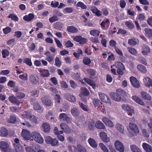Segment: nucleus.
<instances>
[{
	"label": "nucleus",
	"mask_w": 152,
	"mask_h": 152,
	"mask_svg": "<svg viewBox=\"0 0 152 152\" xmlns=\"http://www.w3.org/2000/svg\"><path fill=\"white\" fill-rule=\"evenodd\" d=\"M137 68L140 71L143 73H146L147 72L146 68L142 64H139L137 66Z\"/></svg>",
	"instance_id": "obj_37"
},
{
	"label": "nucleus",
	"mask_w": 152,
	"mask_h": 152,
	"mask_svg": "<svg viewBox=\"0 0 152 152\" xmlns=\"http://www.w3.org/2000/svg\"><path fill=\"white\" fill-rule=\"evenodd\" d=\"M110 21L109 19H106L103 21L101 23L100 25L103 28L105 27V25L109 24Z\"/></svg>",
	"instance_id": "obj_59"
},
{
	"label": "nucleus",
	"mask_w": 152,
	"mask_h": 152,
	"mask_svg": "<svg viewBox=\"0 0 152 152\" xmlns=\"http://www.w3.org/2000/svg\"><path fill=\"white\" fill-rule=\"evenodd\" d=\"M131 98L132 100L138 104L142 105H145L144 102L138 97L136 96H133Z\"/></svg>",
	"instance_id": "obj_21"
},
{
	"label": "nucleus",
	"mask_w": 152,
	"mask_h": 152,
	"mask_svg": "<svg viewBox=\"0 0 152 152\" xmlns=\"http://www.w3.org/2000/svg\"><path fill=\"white\" fill-rule=\"evenodd\" d=\"M0 148L3 152H7L12 150V148L10 147V144L4 141L0 142Z\"/></svg>",
	"instance_id": "obj_5"
},
{
	"label": "nucleus",
	"mask_w": 152,
	"mask_h": 152,
	"mask_svg": "<svg viewBox=\"0 0 152 152\" xmlns=\"http://www.w3.org/2000/svg\"><path fill=\"white\" fill-rule=\"evenodd\" d=\"M66 99L69 101L74 102L76 101V99L73 95L69 94H66L65 95Z\"/></svg>",
	"instance_id": "obj_25"
},
{
	"label": "nucleus",
	"mask_w": 152,
	"mask_h": 152,
	"mask_svg": "<svg viewBox=\"0 0 152 152\" xmlns=\"http://www.w3.org/2000/svg\"><path fill=\"white\" fill-rule=\"evenodd\" d=\"M25 150L26 152H36V151L31 146L26 147Z\"/></svg>",
	"instance_id": "obj_57"
},
{
	"label": "nucleus",
	"mask_w": 152,
	"mask_h": 152,
	"mask_svg": "<svg viewBox=\"0 0 152 152\" xmlns=\"http://www.w3.org/2000/svg\"><path fill=\"white\" fill-rule=\"evenodd\" d=\"M100 33V32L98 30H93L91 31L90 32V34L94 37L98 36Z\"/></svg>",
	"instance_id": "obj_45"
},
{
	"label": "nucleus",
	"mask_w": 152,
	"mask_h": 152,
	"mask_svg": "<svg viewBox=\"0 0 152 152\" xmlns=\"http://www.w3.org/2000/svg\"><path fill=\"white\" fill-rule=\"evenodd\" d=\"M118 91V92L117 93L112 92L110 94L111 98L117 102H119L121 101V96L124 97L126 95V93L125 91L121 89H120Z\"/></svg>",
	"instance_id": "obj_1"
},
{
	"label": "nucleus",
	"mask_w": 152,
	"mask_h": 152,
	"mask_svg": "<svg viewBox=\"0 0 152 152\" xmlns=\"http://www.w3.org/2000/svg\"><path fill=\"white\" fill-rule=\"evenodd\" d=\"M45 140L47 143L51 144L53 146L57 145L58 142L57 139H53L51 137L49 136H46L45 137Z\"/></svg>",
	"instance_id": "obj_8"
},
{
	"label": "nucleus",
	"mask_w": 152,
	"mask_h": 152,
	"mask_svg": "<svg viewBox=\"0 0 152 152\" xmlns=\"http://www.w3.org/2000/svg\"><path fill=\"white\" fill-rule=\"evenodd\" d=\"M30 120L31 121V122L35 124H37L38 123V118L34 115H32Z\"/></svg>",
	"instance_id": "obj_46"
},
{
	"label": "nucleus",
	"mask_w": 152,
	"mask_h": 152,
	"mask_svg": "<svg viewBox=\"0 0 152 152\" xmlns=\"http://www.w3.org/2000/svg\"><path fill=\"white\" fill-rule=\"evenodd\" d=\"M73 9L71 7H67L65 8L64 9V11L65 12V13H71L73 11Z\"/></svg>",
	"instance_id": "obj_64"
},
{
	"label": "nucleus",
	"mask_w": 152,
	"mask_h": 152,
	"mask_svg": "<svg viewBox=\"0 0 152 152\" xmlns=\"http://www.w3.org/2000/svg\"><path fill=\"white\" fill-rule=\"evenodd\" d=\"M8 134V131L5 128L3 127L0 128V135L2 137H5Z\"/></svg>",
	"instance_id": "obj_31"
},
{
	"label": "nucleus",
	"mask_w": 152,
	"mask_h": 152,
	"mask_svg": "<svg viewBox=\"0 0 152 152\" xmlns=\"http://www.w3.org/2000/svg\"><path fill=\"white\" fill-rule=\"evenodd\" d=\"M127 49L129 52L131 54L134 56H136L137 55V51L135 49L133 48L129 47L127 48Z\"/></svg>",
	"instance_id": "obj_38"
},
{
	"label": "nucleus",
	"mask_w": 152,
	"mask_h": 152,
	"mask_svg": "<svg viewBox=\"0 0 152 152\" xmlns=\"http://www.w3.org/2000/svg\"><path fill=\"white\" fill-rule=\"evenodd\" d=\"M69 148L71 152H78V149L75 146H69Z\"/></svg>",
	"instance_id": "obj_61"
},
{
	"label": "nucleus",
	"mask_w": 152,
	"mask_h": 152,
	"mask_svg": "<svg viewBox=\"0 0 152 152\" xmlns=\"http://www.w3.org/2000/svg\"><path fill=\"white\" fill-rule=\"evenodd\" d=\"M99 146L104 152H109L108 149L103 143L100 142L99 144Z\"/></svg>",
	"instance_id": "obj_44"
},
{
	"label": "nucleus",
	"mask_w": 152,
	"mask_h": 152,
	"mask_svg": "<svg viewBox=\"0 0 152 152\" xmlns=\"http://www.w3.org/2000/svg\"><path fill=\"white\" fill-rule=\"evenodd\" d=\"M79 105L80 107L84 111H88L89 110V109L88 107L84 104H83L79 102Z\"/></svg>",
	"instance_id": "obj_49"
},
{
	"label": "nucleus",
	"mask_w": 152,
	"mask_h": 152,
	"mask_svg": "<svg viewBox=\"0 0 152 152\" xmlns=\"http://www.w3.org/2000/svg\"><path fill=\"white\" fill-rule=\"evenodd\" d=\"M14 147L18 152H23L24 149L20 142V140L18 138H15L14 140Z\"/></svg>",
	"instance_id": "obj_6"
},
{
	"label": "nucleus",
	"mask_w": 152,
	"mask_h": 152,
	"mask_svg": "<svg viewBox=\"0 0 152 152\" xmlns=\"http://www.w3.org/2000/svg\"><path fill=\"white\" fill-rule=\"evenodd\" d=\"M83 61L85 64L88 65L90 63L91 60L89 58L86 57L83 58Z\"/></svg>",
	"instance_id": "obj_55"
},
{
	"label": "nucleus",
	"mask_w": 152,
	"mask_h": 152,
	"mask_svg": "<svg viewBox=\"0 0 152 152\" xmlns=\"http://www.w3.org/2000/svg\"><path fill=\"white\" fill-rule=\"evenodd\" d=\"M3 57L5 58L9 55V52L7 49H4L2 51Z\"/></svg>",
	"instance_id": "obj_51"
},
{
	"label": "nucleus",
	"mask_w": 152,
	"mask_h": 152,
	"mask_svg": "<svg viewBox=\"0 0 152 152\" xmlns=\"http://www.w3.org/2000/svg\"><path fill=\"white\" fill-rule=\"evenodd\" d=\"M140 94L141 96L144 99L150 101L151 99V96L146 92L142 91L140 92Z\"/></svg>",
	"instance_id": "obj_20"
},
{
	"label": "nucleus",
	"mask_w": 152,
	"mask_h": 152,
	"mask_svg": "<svg viewBox=\"0 0 152 152\" xmlns=\"http://www.w3.org/2000/svg\"><path fill=\"white\" fill-rule=\"evenodd\" d=\"M130 80L132 85L134 87L139 88L140 87L139 81L136 78L132 76L130 78Z\"/></svg>",
	"instance_id": "obj_14"
},
{
	"label": "nucleus",
	"mask_w": 152,
	"mask_h": 152,
	"mask_svg": "<svg viewBox=\"0 0 152 152\" xmlns=\"http://www.w3.org/2000/svg\"><path fill=\"white\" fill-rule=\"evenodd\" d=\"M21 137L26 140H28L31 138V133L28 130L23 129L21 133Z\"/></svg>",
	"instance_id": "obj_7"
},
{
	"label": "nucleus",
	"mask_w": 152,
	"mask_h": 152,
	"mask_svg": "<svg viewBox=\"0 0 152 152\" xmlns=\"http://www.w3.org/2000/svg\"><path fill=\"white\" fill-rule=\"evenodd\" d=\"M58 118L61 121H66L67 123H70L72 122L71 119L68 115L65 113H61L59 116Z\"/></svg>",
	"instance_id": "obj_9"
},
{
	"label": "nucleus",
	"mask_w": 152,
	"mask_h": 152,
	"mask_svg": "<svg viewBox=\"0 0 152 152\" xmlns=\"http://www.w3.org/2000/svg\"><path fill=\"white\" fill-rule=\"evenodd\" d=\"M99 99L102 102L107 103H110V99L108 96L100 92L99 93Z\"/></svg>",
	"instance_id": "obj_11"
},
{
	"label": "nucleus",
	"mask_w": 152,
	"mask_h": 152,
	"mask_svg": "<svg viewBox=\"0 0 152 152\" xmlns=\"http://www.w3.org/2000/svg\"><path fill=\"white\" fill-rule=\"evenodd\" d=\"M59 20V18L57 16L54 15L49 18V21L51 23H53Z\"/></svg>",
	"instance_id": "obj_50"
},
{
	"label": "nucleus",
	"mask_w": 152,
	"mask_h": 152,
	"mask_svg": "<svg viewBox=\"0 0 152 152\" xmlns=\"http://www.w3.org/2000/svg\"><path fill=\"white\" fill-rule=\"evenodd\" d=\"M67 31L71 33H75L77 32L78 29L72 26H70L67 28Z\"/></svg>",
	"instance_id": "obj_39"
},
{
	"label": "nucleus",
	"mask_w": 152,
	"mask_h": 152,
	"mask_svg": "<svg viewBox=\"0 0 152 152\" xmlns=\"http://www.w3.org/2000/svg\"><path fill=\"white\" fill-rule=\"evenodd\" d=\"M11 30V28L9 27H7L3 29L4 33L5 34H7L10 33Z\"/></svg>",
	"instance_id": "obj_60"
},
{
	"label": "nucleus",
	"mask_w": 152,
	"mask_h": 152,
	"mask_svg": "<svg viewBox=\"0 0 152 152\" xmlns=\"http://www.w3.org/2000/svg\"><path fill=\"white\" fill-rule=\"evenodd\" d=\"M100 136L101 139L104 142H107L110 141V138L107 137V134L105 132H100Z\"/></svg>",
	"instance_id": "obj_18"
},
{
	"label": "nucleus",
	"mask_w": 152,
	"mask_h": 152,
	"mask_svg": "<svg viewBox=\"0 0 152 152\" xmlns=\"http://www.w3.org/2000/svg\"><path fill=\"white\" fill-rule=\"evenodd\" d=\"M71 113L72 115L74 117H77L80 114V112L77 109L73 108L71 109Z\"/></svg>",
	"instance_id": "obj_30"
},
{
	"label": "nucleus",
	"mask_w": 152,
	"mask_h": 152,
	"mask_svg": "<svg viewBox=\"0 0 152 152\" xmlns=\"http://www.w3.org/2000/svg\"><path fill=\"white\" fill-rule=\"evenodd\" d=\"M42 127L45 132H49L50 129V126L48 123H44L42 124Z\"/></svg>",
	"instance_id": "obj_26"
},
{
	"label": "nucleus",
	"mask_w": 152,
	"mask_h": 152,
	"mask_svg": "<svg viewBox=\"0 0 152 152\" xmlns=\"http://www.w3.org/2000/svg\"><path fill=\"white\" fill-rule=\"evenodd\" d=\"M9 101L12 103H15L17 105H18L20 104V102L13 95L10 96L8 98Z\"/></svg>",
	"instance_id": "obj_22"
},
{
	"label": "nucleus",
	"mask_w": 152,
	"mask_h": 152,
	"mask_svg": "<svg viewBox=\"0 0 152 152\" xmlns=\"http://www.w3.org/2000/svg\"><path fill=\"white\" fill-rule=\"evenodd\" d=\"M32 115L30 113L27 112H24L22 114V115L23 118H26L27 119L30 120L31 117H32Z\"/></svg>",
	"instance_id": "obj_41"
},
{
	"label": "nucleus",
	"mask_w": 152,
	"mask_h": 152,
	"mask_svg": "<svg viewBox=\"0 0 152 152\" xmlns=\"http://www.w3.org/2000/svg\"><path fill=\"white\" fill-rule=\"evenodd\" d=\"M127 129L129 133L132 136H136L139 132L137 126L133 123H129Z\"/></svg>",
	"instance_id": "obj_2"
},
{
	"label": "nucleus",
	"mask_w": 152,
	"mask_h": 152,
	"mask_svg": "<svg viewBox=\"0 0 152 152\" xmlns=\"http://www.w3.org/2000/svg\"><path fill=\"white\" fill-rule=\"evenodd\" d=\"M96 127L98 129H104L105 126L100 121H96L95 124Z\"/></svg>",
	"instance_id": "obj_33"
},
{
	"label": "nucleus",
	"mask_w": 152,
	"mask_h": 152,
	"mask_svg": "<svg viewBox=\"0 0 152 152\" xmlns=\"http://www.w3.org/2000/svg\"><path fill=\"white\" fill-rule=\"evenodd\" d=\"M30 82L33 84H37L39 82V80L38 76L35 74H31L29 76Z\"/></svg>",
	"instance_id": "obj_12"
},
{
	"label": "nucleus",
	"mask_w": 152,
	"mask_h": 152,
	"mask_svg": "<svg viewBox=\"0 0 152 152\" xmlns=\"http://www.w3.org/2000/svg\"><path fill=\"white\" fill-rule=\"evenodd\" d=\"M8 18H11L12 20L15 21H18V17L14 14H10Z\"/></svg>",
	"instance_id": "obj_52"
},
{
	"label": "nucleus",
	"mask_w": 152,
	"mask_h": 152,
	"mask_svg": "<svg viewBox=\"0 0 152 152\" xmlns=\"http://www.w3.org/2000/svg\"><path fill=\"white\" fill-rule=\"evenodd\" d=\"M142 146L146 152H152V148L150 145L146 143H143Z\"/></svg>",
	"instance_id": "obj_27"
},
{
	"label": "nucleus",
	"mask_w": 152,
	"mask_h": 152,
	"mask_svg": "<svg viewBox=\"0 0 152 152\" xmlns=\"http://www.w3.org/2000/svg\"><path fill=\"white\" fill-rule=\"evenodd\" d=\"M34 18V15L33 14L30 13L28 15L25 16L23 19L26 21H30L33 19Z\"/></svg>",
	"instance_id": "obj_36"
},
{
	"label": "nucleus",
	"mask_w": 152,
	"mask_h": 152,
	"mask_svg": "<svg viewBox=\"0 0 152 152\" xmlns=\"http://www.w3.org/2000/svg\"><path fill=\"white\" fill-rule=\"evenodd\" d=\"M78 152H87L86 149L80 145H77Z\"/></svg>",
	"instance_id": "obj_47"
},
{
	"label": "nucleus",
	"mask_w": 152,
	"mask_h": 152,
	"mask_svg": "<svg viewBox=\"0 0 152 152\" xmlns=\"http://www.w3.org/2000/svg\"><path fill=\"white\" fill-rule=\"evenodd\" d=\"M41 100L42 103L47 106H50L52 104V102L51 100L45 96L42 97Z\"/></svg>",
	"instance_id": "obj_19"
},
{
	"label": "nucleus",
	"mask_w": 152,
	"mask_h": 152,
	"mask_svg": "<svg viewBox=\"0 0 152 152\" xmlns=\"http://www.w3.org/2000/svg\"><path fill=\"white\" fill-rule=\"evenodd\" d=\"M16 120V118L15 116L11 115L10 116V119L9 120V122L10 123H14Z\"/></svg>",
	"instance_id": "obj_58"
},
{
	"label": "nucleus",
	"mask_w": 152,
	"mask_h": 152,
	"mask_svg": "<svg viewBox=\"0 0 152 152\" xmlns=\"http://www.w3.org/2000/svg\"><path fill=\"white\" fill-rule=\"evenodd\" d=\"M113 66H115L116 68L119 69H122L123 70H125V68L123 64L120 62H115L113 65Z\"/></svg>",
	"instance_id": "obj_35"
},
{
	"label": "nucleus",
	"mask_w": 152,
	"mask_h": 152,
	"mask_svg": "<svg viewBox=\"0 0 152 152\" xmlns=\"http://www.w3.org/2000/svg\"><path fill=\"white\" fill-rule=\"evenodd\" d=\"M31 140L37 143L41 144L43 142L44 139L40 134L37 131H33L31 133Z\"/></svg>",
	"instance_id": "obj_3"
},
{
	"label": "nucleus",
	"mask_w": 152,
	"mask_h": 152,
	"mask_svg": "<svg viewBox=\"0 0 152 152\" xmlns=\"http://www.w3.org/2000/svg\"><path fill=\"white\" fill-rule=\"evenodd\" d=\"M88 141L90 145L93 148H95L97 147V144L94 139L89 138L88 140Z\"/></svg>",
	"instance_id": "obj_28"
},
{
	"label": "nucleus",
	"mask_w": 152,
	"mask_h": 152,
	"mask_svg": "<svg viewBox=\"0 0 152 152\" xmlns=\"http://www.w3.org/2000/svg\"><path fill=\"white\" fill-rule=\"evenodd\" d=\"M143 82L145 85L148 87H152V80L148 77H145L143 79Z\"/></svg>",
	"instance_id": "obj_16"
},
{
	"label": "nucleus",
	"mask_w": 152,
	"mask_h": 152,
	"mask_svg": "<svg viewBox=\"0 0 152 152\" xmlns=\"http://www.w3.org/2000/svg\"><path fill=\"white\" fill-rule=\"evenodd\" d=\"M19 77L23 80H28V75L26 73L20 75Z\"/></svg>",
	"instance_id": "obj_56"
},
{
	"label": "nucleus",
	"mask_w": 152,
	"mask_h": 152,
	"mask_svg": "<svg viewBox=\"0 0 152 152\" xmlns=\"http://www.w3.org/2000/svg\"><path fill=\"white\" fill-rule=\"evenodd\" d=\"M24 62L25 63L29 66H31L32 63L31 62V60L28 58H26L24 59Z\"/></svg>",
	"instance_id": "obj_62"
},
{
	"label": "nucleus",
	"mask_w": 152,
	"mask_h": 152,
	"mask_svg": "<svg viewBox=\"0 0 152 152\" xmlns=\"http://www.w3.org/2000/svg\"><path fill=\"white\" fill-rule=\"evenodd\" d=\"M39 71L40 73V75L44 77H48L50 75L49 71L47 69H40L39 70Z\"/></svg>",
	"instance_id": "obj_24"
},
{
	"label": "nucleus",
	"mask_w": 152,
	"mask_h": 152,
	"mask_svg": "<svg viewBox=\"0 0 152 152\" xmlns=\"http://www.w3.org/2000/svg\"><path fill=\"white\" fill-rule=\"evenodd\" d=\"M95 122L93 120H91L88 122V127L90 130H93L95 128Z\"/></svg>",
	"instance_id": "obj_42"
},
{
	"label": "nucleus",
	"mask_w": 152,
	"mask_h": 152,
	"mask_svg": "<svg viewBox=\"0 0 152 152\" xmlns=\"http://www.w3.org/2000/svg\"><path fill=\"white\" fill-rule=\"evenodd\" d=\"M145 35L148 37L152 38V29L149 28H145L144 29Z\"/></svg>",
	"instance_id": "obj_32"
},
{
	"label": "nucleus",
	"mask_w": 152,
	"mask_h": 152,
	"mask_svg": "<svg viewBox=\"0 0 152 152\" xmlns=\"http://www.w3.org/2000/svg\"><path fill=\"white\" fill-rule=\"evenodd\" d=\"M81 83L83 84H85V82L87 83L90 86H91L92 88L95 89L96 87L95 82L87 78H84L81 81Z\"/></svg>",
	"instance_id": "obj_15"
},
{
	"label": "nucleus",
	"mask_w": 152,
	"mask_h": 152,
	"mask_svg": "<svg viewBox=\"0 0 152 152\" xmlns=\"http://www.w3.org/2000/svg\"><path fill=\"white\" fill-rule=\"evenodd\" d=\"M60 126L64 132L68 134L70 133L71 130L66 124L62 123L60 124Z\"/></svg>",
	"instance_id": "obj_17"
},
{
	"label": "nucleus",
	"mask_w": 152,
	"mask_h": 152,
	"mask_svg": "<svg viewBox=\"0 0 152 152\" xmlns=\"http://www.w3.org/2000/svg\"><path fill=\"white\" fill-rule=\"evenodd\" d=\"M125 24L128 28L130 29H132L134 27V24L131 22L128 21L126 22Z\"/></svg>",
	"instance_id": "obj_48"
},
{
	"label": "nucleus",
	"mask_w": 152,
	"mask_h": 152,
	"mask_svg": "<svg viewBox=\"0 0 152 152\" xmlns=\"http://www.w3.org/2000/svg\"><path fill=\"white\" fill-rule=\"evenodd\" d=\"M81 92L82 93L84 96L87 95L89 94L88 90L86 88L82 87L81 89Z\"/></svg>",
	"instance_id": "obj_53"
},
{
	"label": "nucleus",
	"mask_w": 152,
	"mask_h": 152,
	"mask_svg": "<svg viewBox=\"0 0 152 152\" xmlns=\"http://www.w3.org/2000/svg\"><path fill=\"white\" fill-rule=\"evenodd\" d=\"M115 127L116 129L119 131V132L121 134L124 133V128L121 124L118 123H117L115 126Z\"/></svg>",
	"instance_id": "obj_29"
},
{
	"label": "nucleus",
	"mask_w": 152,
	"mask_h": 152,
	"mask_svg": "<svg viewBox=\"0 0 152 152\" xmlns=\"http://www.w3.org/2000/svg\"><path fill=\"white\" fill-rule=\"evenodd\" d=\"M138 42V40L137 39H130L128 40V43L130 45L134 46Z\"/></svg>",
	"instance_id": "obj_34"
},
{
	"label": "nucleus",
	"mask_w": 152,
	"mask_h": 152,
	"mask_svg": "<svg viewBox=\"0 0 152 152\" xmlns=\"http://www.w3.org/2000/svg\"><path fill=\"white\" fill-rule=\"evenodd\" d=\"M137 19L139 21L145 20H146V18L145 16L142 14H140L139 15Z\"/></svg>",
	"instance_id": "obj_54"
},
{
	"label": "nucleus",
	"mask_w": 152,
	"mask_h": 152,
	"mask_svg": "<svg viewBox=\"0 0 152 152\" xmlns=\"http://www.w3.org/2000/svg\"><path fill=\"white\" fill-rule=\"evenodd\" d=\"M150 52V50L148 46L144 45L142 47V54L144 56H147L148 53Z\"/></svg>",
	"instance_id": "obj_23"
},
{
	"label": "nucleus",
	"mask_w": 152,
	"mask_h": 152,
	"mask_svg": "<svg viewBox=\"0 0 152 152\" xmlns=\"http://www.w3.org/2000/svg\"><path fill=\"white\" fill-rule=\"evenodd\" d=\"M56 65L57 66L60 67L61 65V62L59 58L56 57L55 60Z\"/></svg>",
	"instance_id": "obj_63"
},
{
	"label": "nucleus",
	"mask_w": 152,
	"mask_h": 152,
	"mask_svg": "<svg viewBox=\"0 0 152 152\" xmlns=\"http://www.w3.org/2000/svg\"><path fill=\"white\" fill-rule=\"evenodd\" d=\"M102 120L104 123L107 126L110 127H113L114 125L112 121L106 117L102 118Z\"/></svg>",
	"instance_id": "obj_13"
},
{
	"label": "nucleus",
	"mask_w": 152,
	"mask_h": 152,
	"mask_svg": "<svg viewBox=\"0 0 152 152\" xmlns=\"http://www.w3.org/2000/svg\"><path fill=\"white\" fill-rule=\"evenodd\" d=\"M121 108L124 111L127 112L128 115L130 116H132L135 113L134 107L129 104H123Z\"/></svg>",
	"instance_id": "obj_4"
},
{
	"label": "nucleus",
	"mask_w": 152,
	"mask_h": 152,
	"mask_svg": "<svg viewBox=\"0 0 152 152\" xmlns=\"http://www.w3.org/2000/svg\"><path fill=\"white\" fill-rule=\"evenodd\" d=\"M76 6L80 7L83 10L86 9L87 8V6L83 2L81 1L78 2L76 4Z\"/></svg>",
	"instance_id": "obj_43"
},
{
	"label": "nucleus",
	"mask_w": 152,
	"mask_h": 152,
	"mask_svg": "<svg viewBox=\"0 0 152 152\" xmlns=\"http://www.w3.org/2000/svg\"><path fill=\"white\" fill-rule=\"evenodd\" d=\"M130 148L132 152H142L140 149L135 145H131Z\"/></svg>",
	"instance_id": "obj_40"
},
{
	"label": "nucleus",
	"mask_w": 152,
	"mask_h": 152,
	"mask_svg": "<svg viewBox=\"0 0 152 152\" xmlns=\"http://www.w3.org/2000/svg\"><path fill=\"white\" fill-rule=\"evenodd\" d=\"M114 146L116 150L120 152H124V148L123 144L119 140H116L114 142Z\"/></svg>",
	"instance_id": "obj_10"
}]
</instances>
